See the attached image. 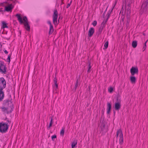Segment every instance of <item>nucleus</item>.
<instances>
[{
    "label": "nucleus",
    "mask_w": 148,
    "mask_h": 148,
    "mask_svg": "<svg viewBox=\"0 0 148 148\" xmlns=\"http://www.w3.org/2000/svg\"><path fill=\"white\" fill-rule=\"evenodd\" d=\"M19 22L21 24H23L25 28L28 32L30 30V26L28 23V19L26 16H24L23 18L21 16V14H19Z\"/></svg>",
    "instance_id": "nucleus-1"
},
{
    "label": "nucleus",
    "mask_w": 148,
    "mask_h": 148,
    "mask_svg": "<svg viewBox=\"0 0 148 148\" xmlns=\"http://www.w3.org/2000/svg\"><path fill=\"white\" fill-rule=\"evenodd\" d=\"M3 103L5 106H6L8 105V107L7 108L4 107H1V108L2 110V111L4 112H7L8 113V109H11L10 112L13 110V104L11 102V101H9L8 100H6L4 101Z\"/></svg>",
    "instance_id": "nucleus-2"
},
{
    "label": "nucleus",
    "mask_w": 148,
    "mask_h": 148,
    "mask_svg": "<svg viewBox=\"0 0 148 148\" xmlns=\"http://www.w3.org/2000/svg\"><path fill=\"white\" fill-rule=\"evenodd\" d=\"M140 13L144 15H146L148 14V0H146L143 2L140 10Z\"/></svg>",
    "instance_id": "nucleus-3"
},
{
    "label": "nucleus",
    "mask_w": 148,
    "mask_h": 148,
    "mask_svg": "<svg viewBox=\"0 0 148 148\" xmlns=\"http://www.w3.org/2000/svg\"><path fill=\"white\" fill-rule=\"evenodd\" d=\"M58 12L57 10L55 9L52 15L53 22L54 25H57L59 22V20L60 17H59L58 21Z\"/></svg>",
    "instance_id": "nucleus-4"
},
{
    "label": "nucleus",
    "mask_w": 148,
    "mask_h": 148,
    "mask_svg": "<svg viewBox=\"0 0 148 148\" xmlns=\"http://www.w3.org/2000/svg\"><path fill=\"white\" fill-rule=\"evenodd\" d=\"M9 124L3 122L0 123V132L2 133H5L8 130Z\"/></svg>",
    "instance_id": "nucleus-5"
},
{
    "label": "nucleus",
    "mask_w": 148,
    "mask_h": 148,
    "mask_svg": "<svg viewBox=\"0 0 148 148\" xmlns=\"http://www.w3.org/2000/svg\"><path fill=\"white\" fill-rule=\"evenodd\" d=\"M104 120V118H102L101 116L100 119V123H101L100 128L102 132L104 133H106L108 131V129L107 127L105 126L106 124V123Z\"/></svg>",
    "instance_id": "nucleus-6"
},
{
    "label": "nucleus",
    "mask_w": 148,
    "mask_h": 148,
    "mask_svg": "<svg viewBox=\"0 0 148 148\" xmlns=\"http://www.w3.org/2000/svg\"><path fill=\"white\" fill-rule=\"evenodd\" d=\"M6 72V68L3 62H1L0 63V73L5 74Z\"/></svg>",
    "instance_id": "nucleus-7"
},
{
    "label": "nucleus",
    "mask_w": 148,
    "mask_h": 148,
    "mask_svg": "<svg viewBox=\"0 0 148 148\" xmlns=\"http://www.w3.org/2000/svg\"><path fill=\"white\" fill-rule=\"evenodd\" d=\"M6 82L3 77L0 78V89L3 90L6 87Z\"/></svg>",
    "instance_id": "nucleus-8"
},
{
    "label": "nucleus",
    "mask_w": 148,
    "mask_h": 148,
    "mask_svg": "<svg viewBox=\"0 0 148 148\" xmlns=\"http://www.w3.org/2000/svg\"><path fill=\"white\" fill-rule=\"evenodd\" d=\"M130 71L132 76L134 75L135 74H138V69L137 67H132L130 69Z\"/></svg>",
    "instance_id": "nucleus-9"
},
{
    "label": "nucleus",
    "mask_w": 148,
    "mask_h": 148,
    "mask_svg": "<svg viewBox=\"0 0 148 148\" xmlns=\"http://www.w3.org/2000/svg\"><path fill=\"white\" fill-rule=\"evenodd\" d=\"M94 31V28L93 27H91L88 32V36L91 37L93 34Z\"/></svg>",
    "instance_id": "nucleus-10"
},
{
    "label": "nucleus",
    "mask_w": 148,
    "mask_h": 148,
    "mask_svg": "<svg viewBox=\"0 0 148 148\" xmlns=\"http://www.w3.org/2000/svg\"><path fill=\"white\" fill-rule=\"evenodd\" d=\"M16 18L18 20V13L14 17V19L13 20V23L14 26H16L18 25V23L16 20Z\"/></svg>",
    "instance_id": "nucleus-11"
},
{
    "label": "nucleus",
    "mask_w": 148,
    "mask_h": 148,
    "mask_svg": "<svg viewBox=\"0 0 148 148\" xmlns=\"http://www.w3.org/2000/svg\"><path fill=\"white\" fill-rule=\"evenodd\" d=\"M112 106L110 103L108 102L107 103V113L109 114L110 113L111 109Z\"/></svg>",
    "instance_id": "nucleus-12"
},
{
    "label": "nucleus",
    "mask_w": 148,
    "mask_h": 148,
    "mask_svg": "<svg viewBox=\"0 0 148 148\" xmlns=\"http://www.w3.org/2000/svg\"><path fill=\"white\" fill-rule=\"evenodd\" d=\"M121 107V103H115L114 104V109L115 110L119 111Z\"/></svg>",
    "instance_id": "nucleus-13"
},
{
    "label": "nucleus",
    "mask_w": 148,
    "mask_h": 148,
    "mask_svg": "<svg viewBox=\"0 0 148 148\" xmlns=\"http://www.w3.org/2000/svg\"><path fill=\"white\" fill-rule=\"evenodd\" d=\"M119 135V137L123 135L122 130L121 129L118 130L116 132V137L118 138Z\"/></svg>",
    "instance_id": "nucleus-14"
},
{
    "label": "nucleus",
    "mask_w": 148,
    "mask_h": 148,
    "mask_svg": "<svg viewBox=\"0 0 148 148\" xmlns=\"http://www.w3.org/2000/svg\"><path fill=\"white\" fill-rule=\"evenodd\" d=\"M3 90L0 89V101H2L4 97V92Z\"/></svg>",
    "instance_id": "nucleus-15"
},
{
    "label": "nucleus",
    "mask_w": 148,
    "mask_h": 148,
    "mask_svg": "<svg viewBox=\"0 0 148 148\" xmlns=\"http://www.w3.org/2000/svg\"><path fill=\"white\" fill-rule=\"evenodd\" d=\"M12 9V5H10L5 7V10L7 12L11 11Z\"/></svg>",
    "instance_id": "nucleus-16"
},
{
    "label": "nucleus",
    "mask_w": 148,
    "mask_h": 148,
    "mask_svg": "<svg viewBox=\"0 0 148 148\" xmlns=\"http://www.w3.org/2000/svg\"><path fill=\"white\" fill-rule=\"evenodd\" d=\"M104 27H103V26H101L99 29L98 32H97V34L98 36H99L101 34L102 32Z\"/></svg>",
    "instance_id": "nucleus-17"
},
{
    "label": "nucleus",
    "mask_w": 148,
    "mask_h": 148,
    "mask_svg": "<svg viewBox=\"0 0 148 148\" xmlns=\"http://www.w3.org/2000/svg\"><path fill=\"white\" fill-rule=\"evenodd\" d=\"M130 80L132 84H135L136 81V77L133 76H131L130 77Z\"/></svg>",
    "instance_id": "nucleus-18"
},
{
    "label": "nucleus",
    "mask_w": 148,
    "mask_h": 148,
    "mask_svg": "<svg viewBox=\"0 0 148 148\" xmlns=\"http://www.w3.org/2000/svg\"><path fill=\"white\" fill-rule=\"evenodd\" d=\"M119 143L120 145H122L123 143V135L120 136L119 138Z\"/></svg>",
    "instance_id": "nucleus-19"
},
{
    "label": "nucleus",
    "mask_w": 148,
    "mask_h": 148,
    "mask_svg": "<svg viewBox=\"0 0 148 148\" xmlns=\"http://www.w3.org/2000/svg\"><path fill=\"white\" fill-rule=\"evenodd\" d=\"M91 64V62L90 61H88V69L87 70V72L88 73H89L90 71V69L91 68V66H90Z\"/></svg>",
    "instance_id": "nucleus-20"
},
{
    "label": "nucleus",
    "mask_w": 148,
    "mask_h": 148,
    "mask_svg": "<svg viewBox=\"0 0 148 148\" xmlns=\"http://www.w3.org/2000/svg\"><path fill=\"white\" fill-rule=\"evenodd\" d=\"M137 45V42L135 40L133 41L132 43V47L134 48H136Z\"/></svg>",
    "instance_id": "nucleus-21"
},
{
    "label": "nucleus",
    "mask_w": 148,
    "mask_h": 148,
    "mask_svg": "<svg viewBox=\"0 0 148 148\" xmlns=\"http://www.w3.org/2000/svg\"><path fill=\"white\" fill-rule=\"evenodd\" d=\"M57 79L56 77H55L54 78L53 82L55 84V86H56V90L58 88V84H57Z\"/></svg>",
    "instance_id": "nucleus-22"
},
{
    "label": "nucleus",
    "mask_w": 148,
    "mask_h": 148,
    "mask_svg": "<svg viewBox=\"0 0 148 148\" xmlns=\"http://www.w3.org/2000/svg\"><path fill=\"white\" fill-rule=\"evenodd\" d=\"M121 99L120 98V96L118 95L116 98V103H121Z\"/></svg>",
    "instance_id": "nucleus-23"
},
{
    "label": "nucleus",
    "mask_w": 148,
    "mask_h": 148,
    "mask_svg": "<svg viewBox=\"0 0 148 148\" xmlns=\"http://www.w3.org/2000/svg\"><path fill=\"white\" fill-rule=\"evenodd\" d=\"M77 141L74 140L72 143L71 144V148H74L75 147V145H77Z\"/></svg>",
    "instance_id": "nucleus-24"
},
{
    "label": "nucleus",
    "mask_w": 148,
    "mask_h": 148,
    "mask_svg": "<svg viewBox=\"0 0 148 148\" xmlns=\"http://www.w3.org/2000/svg\"><path fill=\"white\" fill-rule=\"evenodd\" d=\"M2 27L3 28L8 27L7 26V24L5 22L2 21Z\"/></svg>",
    "instance_id": "nucleus-25"
},
{
    "label": "nucleus",
    "mask_w": 148,
    "mask_h": 148,
    "mask_svg": "<svg viewBox=\"0 0 148 148\" xmlns=\"http://www.w3.org/2000/svg\"><path fill=\"white\" fill-rule=\"evenodd\" d=\"M64 128L63 127L60 131V134L61 135L64 136Z\"/></svg>",
    "instance_id": "nucleus-26"
},
{
    "label": "nucleus",
    "mask_w": 148,
    "mask_h": 148,
    "mask_svg": "<svg viewBox=\"0 0 148 148\" xmlns=\"http://www.w3.org/2000/svg\"><path fill=\"white\" fill-rule=\"evenodd\" d=\"M108 41H107L104 44V47L105 48V49H106L108 47Z\"/></svg>",
    "instance_id": "nucleus-27"
},
{
    "label": "nucleus",
    "mask_w": 148,
    "mask_h": 148,
    "mask_svg": "<svg viewBox=\"0 0 148 148\" xmlns=\"http://www.w3.org/2000/svg\"><path fill=\"white\" fill-rule=\"evenodd\" d=\"M131 7H128L127 8V7H125V11L128 12L129 11H130L131 12Z\"/></svg>",
    "instance_id": "nucleus-28"
},
{
    "label": "nucleus",
    "mask_w": 148,
    "mask_h": 148,
    "mask_svg": "<svg viewBox=\"0 0 148 148\" xmlns=\"http://www.w3.org/2000/svg\"><path fill=\"white\" fill-rule=\"evenodd\" d=\"M108 91L110 93H112L113 91V88L112 87H110L108 89Z\"/></svg>",
    "instance_id": "nucleus-29"
},
{
    "label": "nucleus",
    "mask_w": 148,
    "mask_h": 148,
    "mask_svg": "<svg viewBox=\"0 0 148 148\" xmlns=\"http://www.w3.org/2000/svg\"><path fill=\"white\" fill-rule=\"evenodd\" d=\"M52 121H53L52 118L51 117V121H50V123H49V127H51L52 126V124L53 123Z\"/></svg>",
    "instance_id": "nucleus-30"
},
{
    "label": "nucleus",
    "mask_w": 148,
    "mask_h": 148,
    "mask_svg": "<svg viewBox=\"0 0 148 148\" xmlns=\"http://www.w3.org/2000/svg\"><path fill=\"white\" fill-rule=\"evenodd\" d=\"M106 23H105V21L104 20L101 23V25L102 26H103L104 27H105V24Z\"/></svg>",
    "instance_id": "nucleus-31"
},
{
    "label": "nucleus",
    "mask_w": 148,
    "mask_h": 148,
    "mask_svg": "<svg viewBox=\"0 0 148 148\" xmlns=\"http://www.w3.org/2000/svg\"><path fill=\"white\" fill-rule=\"evenodd\" d=\"M92 24L94 26H95L97 24V21H94L92 23Z\"/></svg>",
    "instance_id": "nucleus-32"
},
{
    "label": "nucleus",
    "mask_w": 148,
    "mask_h": 148,
    "mask_svg": "<svg viewBox=\"0 0 148 148\" xmlns=\"http://www.w3.org/2000/svg\"><path fill=\"white\" fill-rule=\"evenodd\" d=\"M113 9H111V10H110L108 12L107 14V15H109L110 16V15L111 14V13L113 11Z\"/></svg>",
    "instance_id": "nucleus-33"
},
{
    "label": "nucleus",
    "mask_w": 148,
    "mask_h": 148,
    "mask_svg": "<svg viewBox=\"0 0 148 148\" xmlns=\"http://www.w3.org/2000/svg\"><path fill=\"white\" fill-rule=\"evenodd\" d=\"M117 0H116L115 1V2L113 4V6L112 7V9L113 10V9L114 8L115 6L116 3H117Z\"/></svg>",
    "instance_id": "nucleus-34"
},
{
    "label": "nucleus",
    "mask_w": 148,
    "mask_h": 148,
    "mask_svg": "<svg viewBox=\"0 0 148 148\" xmlns=\"http://www.w3.org/2000/svg\"><path fill=\"white\" fill-rule=\"evenodd\" d=\"M78 79H77V81H76V82L75 85V90H76L78 86Z\"/></svg>",
    "instance_id": "nucleus-35"
},
{
    "label": "nucleus",
    "mask_w": 148,
    "mask_h": 148,
    "mask_svg": "<svg viewBox=\"0 0 148 148\" xmlns=\"http://www.w3.org/2000/svg\"><path fill=\"white\" fill-rule=\"evenodd\" d=\"M104 111H105V109H102L101 110V113H102V115H101V116H102V118H104L103 117V114H104Z\"/></svg>",
    "instance_id": "nucleus-36"
},
{
    "label": "nucleus",
    "mask_w": 148,
    "mask_h": 148,
    "mask_svg": "<svg viewBox=\"0 0 148 148\" xmlns=\"http://www.w3.org/2000/svg\"><path fill=\"white\" fill-rule=\"evenodd\" d=\"M11 57V55H9L8 58L7 59V61L8 62H10V58Z\"/></svg>",
    "instance_id": "nucleus-37"
},
{
    "label": "nucleus",
    "mask_w": 148,
    "mask_h": 148,
    "mask_svg": "<svg viewBox=\"0 0 148 148\" xmlns=\"http://www.w3.org/2000/svg\"><path fill=\"white\" fill-rule=\"evenodd\" d=\"M53 31H54V30H53L51 29H50L49 28V35H50V34H52V33H53Z\"/></svg>",
    "instance_id": "nucleus-38"
},
{
    "label": "nucleus",
    "mask_w": 148,
    "mask_h": 148,
    "mask_svg": "<svg viewBox=\"0 0 148 148\" xmlns=\"http://www.w3.org/2000/svg\"><path fill=\"white\" fill-rule=\"evenodd\" d=\"M56 138V136L55 135H53L51 136L52 140H53V141H54V139Z\"/></svg>",
    "instance_id": "nucleus-39"
},
{
    "label": "nucleus",
    "mask_w": 148,
    "mask_h": 148,
    "mask_svg": "<svg viewBox=\"0 0 148 148\" xmlns=\"http://www.w3.org/2000/svg\"><path fill=\"white\" fill-rule=\"evenodd\" d=\"M130 13H131V12L130 11H129L128 12H126V16H128V15L130 16Z\"/></svg>",
    "instance_id": "nucleus-40"
},
{
    "label": "nucleus",
    "mask_w": 148,
    "mask_h": 148,
    "mask_svg": "<svg viewBox=\"0 0 148 148\" xmlns=\"http://www.w3.org/2000/svg\"><path fill=\"white\" fill-rule=\"evenodd\" d=\"M108 8V6L106 8V10H105V11L103 13V18H104V17H105V14H106V12L107 11V9Z\"/></svg>",
    "instance_id": "nucleus-41"
},
{
    "label": "nucleus",
    "mask_w": 148,
    "mask_h": 148,
    "mask_svg": "<svg viewBox=\"0 0 148 148\" xmlns=\"http://www.w3.org/2000/svg\"><path fill=\"white\" fill-rule=\"evenodd\" d=\"M47 23L50 26L52 25L51 22L50 21H49V20L48 21H47Z\"/></svg>",
    "instance_id": "nucleus-42"
},
{
    "label": "nucleus",
    "mask_w": 148,
    "mask_h": 148,
    "mask_svg": "<svg viewBox=\"0 0 148 148\" xmlns=\"http://www.w3.org/2000/svg\"><path fill=\"white\" fill-rule=\"evenodd\" d=\"M71 2H72V1H71L70 3H68L67 4V6H66V8H68L70 6V5H71Z\"/></svg>",
    "instance_id": "nucleus-43"
},
{
    "label": "nucleus",
    "mask_w": 148,
    "mask_h": 148,
    "mask_svg": "<svg viewBox=\"0 0 148 148\" xmlns=\"http://www.w3.org/2000/svg\"><path fill=\"white\" fill-rule=\"evenodd\" d=\"M49 28L50 29H51L53 30H54L53 26L52 25L50 26Z\"/></svg>",
    "instance_id": "nucleus-44"
},
{
    "label": "nucleus",
    "mask_w": 148,
    "mask_h": 148,
    "mask_svg": "<svg viewBox=\"0 0 148 148\" xmlns=\"http://www.w3.org/2000/svg\"><path fill=\"white\" fill-rule=\"evenodd\" d=\"M127 19H130V16H126Z\"/></svg>",
    "instance_id": "nucleus-45"
},
{
    "label": "nucleus",
    "mask_w": 148,
    "mask_h": 148,
    "mask_svg": "<svg viewBox=\"0 0 148 148\" xmlns=\"http://www.w3.org/2000/svg\"><path fill=\"white\" fill-rule=\"evenodd\" d=\"M130 19H127V23L128 24H129V23H130Z\"/></svg>",
    "instance_id": "nucleus-46"
},
{
    "label": "nucleus",
    "mask_w": 148,
    "mask_h": 148,
    "mask_svg": "<svg viewBox=\"0 0 148 148\" xmlns=\"http://www.w3.org/2000/svg\"><path fill=\"white\" fill-rule=\"evenodd\" d=\"M146 45H144V47H143V49H144L143 51H144V50H145V49L146 48Z\"/></svg>",
    "instance_id": "nucleus-47"
},
{
    "label": "nucleus",
    "mask_w": 148,
    "mask_h": 148,
    "mask_svg": "<svg viewBox=\"0 0 148 148\" xmlns=\"http://www.w3.org/2000/svg\"><path fill=\"white\" fill-rule=\"evenodd\" d=\"M106 16H107V18L108 19V18H109L110 16V15H107V14H106Z\"/></svg>",
    "instance_id": "nucleus-48"
},
{
    "label": "nucleus",
    "mask_w": 148,
    "mask_h": 148,
    "mask_svg": "<svg viewBox=\"0 0 148 148\" xmlns=\"http://www.w3.org/2000/svg\"><path fill=\"white\" fill-rule=\"evenodd\" d=\"M4 52L5 54H7L8 53V52L6 50L4 51Z\"/></svg>",
    "instance_id": "nucleus-49"
},
{
    "label": "nucleus",
    "mask_w": 148,
    "mask_h": 148,
    "mask_svg": "<svg viewBox=\"0 0 148 148\" xmlns=\"http://www.w3.org/2000/svg\"><path fill=\"white\" fill-rule=\"evenodd\" d=\"M131 3H129L128 4V7H130Z\"/></svg>",
    "instance_id": "nucleus-50"
},
{
    "label": "nucleus",
    "mask_w": 148,
    "mask_h": 148,
    "mask_svg": "<svg viewBox=\"0 0 148 148\" xmlns=\"http://www.w3.org/2000/svg\"><path fill=\"white\" fill-rule=\"evenodd\" d=\"M108 19L107 18L106 20H104V21H105V23H106V22H107V21H108Z\"/></svg>",
    "instance_id": "nucleus-51"
},
{
    "label": "nucleus",
    "mask_w": 148,
    "mask_h": 148,
    "mask_svg": "<svg viewBox=\"0 0 148 148\" xmlns=\"http://www.w3.org/2000/svg\"><path fill=\"white\" fill-rule=\"evenodd\" d=\"M8 123H10L11 121L10 120H8Z\"/></svg>",
    "instance_id": "nucleus-52"
},
{
    "label": "nucleus",
    "mask_w": 148,
    "mask_h": 148,
    "mask_svg": "<svg viewBox=\"0 0 148 148\" xmlns=\"http://www.w3.org/2000/svg\"><path fill=\"white\" fill-rule=\"evenodd\" d=\"M146 43H147V41H146V42H145V43L144 44V45H146Z\"/></svg>",
    "instance_id": "nucleus-53"
},
{
    "label": "nucleus",
    "mask_w": 148,
    "mask_h": 148,
    "mask_svg": "<svg viewBox=\"0 0 148 148\" xmlns=\"http://www.w3.org/2000/svg\"><path fill=\"white\" fill-rule=\"evenodd\" d=\"M2 8H0V12H1V11H2Z\"/></svg>",
    "instance_id": "nucleus-54"
},
{
    "label": "nucleus",
    "mask_w": 148,
    "mask_h": 148,
    "mask_svg": "<svg viewBox=\"0 0 148 148\" xmlns=\"http://www.w3.org/2000/svg\"><path fill=\"white\" fill-rule=\"evenodd\" d=\"M126 25L127 26H128L129 25V24H128L127 23H126Z\"/></svg>",
    "instance_id": "nucleus-55"
},
{
    "label": "nucleus",
    "mask_w": 148,
    "mask_h": 148,
    "mask_svg": "<svg viewBox=\"0 0 148 148\" xmlns=\"http://www.w3.org/2000/svg\"><path fill=\"white\" fill-rule=\"evenodd\" d=\"M49 86H48V91L49 92Z\"/></svg>",
    "instance_id": "nucleus-56"
},
{
    "label": "nucleus",
    "mask_w": 148,
    "mask_h": 148,
    "mask_svg": "<svg viewBox=\"0 0 148 148\" xmlns=\"http://www.w3.org/2000/svg\"><path fill=\"white\" fill-rule=\"evenodd\" d=\"M114 114L115 115V111H114Z\"/></svg>",
    "instance_id": "nucleus-57"
},
{
    "label": "nucleus",
    "mask_w": 148,
    "mask_h": 148,
    "mask_svg": "<svg viewBox=\"0 0 148 148\" xmlns=\"http://www.w3.org/2000/svg\"><path fill=\"white\" fill-rule=\"evenodd\" d=\"M143 35H144V36H145V33H143Z\"/></svg>",
    "instance_id": "nucleus-58"
},
{
    "label": "nucleus",
    "mask_w": 148,
    "mask_h": 148,
    "mask_svg": "<svg viewBox=\"0 0 148 148\" xmlns=\"http://www.w3.org/2000/svg\"><path fill=\"white\" fill-rule=\"evenodd\" d=\"M19 33H20V34H21V32L19 31Z\"/></svg>",
    "instance_id": "nucleus-59"
},
{
    "label": "nucleus",
    "mask_w": 148,
    "mask_h": 148,
    "mask_svg": "<svg viewBox=\"0 0 148 148\" xmlns=\"http://www.w3.org/2000/svg\"><path fill=\"white\" fill-rule=\"evenodd\" d=\"M146 41H147V42L148 41V40H147Z\"/></svg>",
    "instance_id": "nucleus-60"
},
{
    "label": "nucleus",
    "mask_w": 148,
    "mask_h": 148,
    "mask_svg": "<svg viewBox=\"0 0 148 148\" xmlns=\"http://www.w3.org/2000/svg\"><path fill=\"white\" fill-rule=\"evenodd\" d=\"M88 88H89V89L90 88V86H88Z\"/></svg>",
    "instance_id": "nucleus-61"
}]
</instances>
